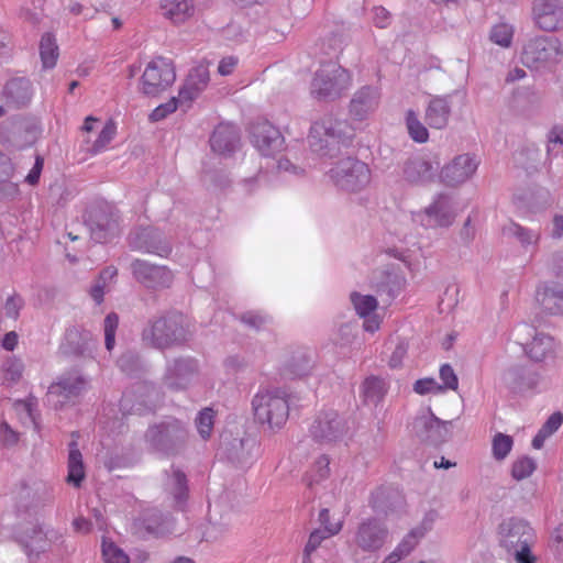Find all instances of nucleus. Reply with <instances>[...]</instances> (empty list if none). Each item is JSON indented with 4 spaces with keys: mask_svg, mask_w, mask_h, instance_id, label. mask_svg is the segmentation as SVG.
<instances>
[{
    "mask_svg": "<svg viewBox=\"0 0 563 563\" xmlns=\"http://www.w3.org/2000/svg\"><path fill=\"white\" fill-rule=\"evenodd\" d=\"M347 130L349 125L345 120L338 119L333 114H324L310 128L309 146L321 157H335L341 146L349 143Z\"/></svg>",
    "mask_w": 563,
    "mask_h": 563,
    "instance_id": "obj_1",
    "label": "nucleus"
},
{
    "mask_svg": "<svg viewBox=\"0 0 563 563\" xmlns=\"http://www.w3.org/2000/svg\"><path fill=\"white\" fill-rule=\"evenodd\" d=\"M190 338L187 318L180 312H169L148 323L142 331V341L154 349L165 350L181 345Z\"/></svg>",
    "mask_w": 563,
    "mask_h": 563,
    "instance_id": "obj_2",
    "label": "nucleus"
},
{
    "mask_svg": "<svg viewBox=\"0 0 563 563\" xmlns=\"http://www.w3.org/2000/svg\"><path fill=\"white\" fill-rule=\"evenodd\" d=\"M251 405L255 420L272 431L282 429L288 420V393L284 388L260 387Z\"/></svg>",
    "mask_w": 563,
    "mask_h": 563,
    "instance_id": "obj_3",
    "label": "nucleus"
},
{
    "mask_svg": "<svg viewBox=\"0 0 563 563\" xmlns=\"http://www.w3.org/2000/svg\"><path fill=\"white\" fill-rule=\"evenodd\" d=\"M189 431L187 424L176 418H167L147 428L144 440L147 448L163 455H177L181 453L188 442Z\"/></svg>",
    "mask_w": 563,
    "mask_h": 563,
    "instance_id": "obj_4",
    "label": "nucleus"
},
{
    "mask_svg": "<svg viewBox=\"0 0 563 563\" xmlns=\"http://www.w3.org/2000/svg\"><path fill=\"white\" fill-rule=\"evenodd\" d=\"M498 542L517 563H534L531 544L534 541L533 529L520 518L504 519L497 530Z\"/></svg>",
    "mask_w": 563,
    "mask_h": 563,
    "instance_id": "obj_5",
    "label": "nucleus"
},
{
    "mask_svg": "<svg viewBox=\"0 0 563 563\" xmlns=\"http://www.w3.org/2000/svg\"><path fill=\"white\" fill-rule=\"evenodd\" d=\"M62 538L63 536L57 530L46 527L37 519L20 523L14 532V540L31 561L37 560Z\"/></svg>",
    "mask_w": 563,
    "mask_h": 563,
    "instance_id": "obj_6",
    "label": "nucleus"
},
{
    "mask_svg": "<svg viewBox=\"0 0 563 563\" xmlns=\"http://www.w3.org/2000/svg\"><path fill=\"white\" fill-rule=\"evenodd\" d=\"M351 76L336 63H325L314 73L311 81V95L321 101L340 98L350 87Z\"/></svg>",
    "mask_w": 563,
    "mask_h": 563,
    "instance_id": "obj_7",
    "label": "nucleus"
},
{
    "mask_svg": "<svg viewBox=\"0 0 563 563\" xmlns=\"http://www.w3.org/2000/svg\"><path fill=\"white\" fill-rule=\"evenodd\" d=\"M328 175L338 189L346 192H358L371 183L367 164L351 156L335 162Z\"/></svg>",
    "mask_w": 563,
    "mask_h": 563,
    "instance_id": "obj_8",
    "label": "nucleus"
},
{
    "mask_svg": "<svg viewBox=\"0 0 563 563\" xmlns=\"http://www.w3.org/2000/svg\"><path fill=\"white\" fill-rule=\"evenodd\" d=\"M563 45L554 36L539 35L529 38L521 52V60L529 68H545L560 63Z\"/></svg>",
    "mask_w": 563,
    "mask_h": 563,
    "instance_id": "obj_9",
    "label": "nucleus"
},
{
    "mask_svg": "<svg viewBox=\"0 0 563 563\" xmlns=\"http://www.w3.org/2000/svg\"><path fill=\"white\" fill-rule=\"evenodd\" d=\"M85 223L91 238L98 243L111 241L121 231L119 211L109 203L90 207L86 212Z\"/></svg>",
    "mask_w": 563,
    "mask_h": 563,
    "instance_id": "obj_10",
    "label": "nucleus"
},
{
    "mask_svg": "<svg viewBox=\"0 0 563 563\" xmlns=\"http://www.w3.org/2000/svg\"><path fill=\"white\" fill-rule=\"evenodd\" d=\"M175 79L176 73L172 60L158 56L145 67L140 90L147 97H156L168 89Z\"/></svg>",
    "mask_w": 563,
    "mask_h": 563,
    "instance_id": "obj_11",
    "label": "nucleus"
},
{
    "mask_svg": "<svg viewBox=\"0 0 563 563\" xmlns=\"http://www.w3.org/2000/svg\"><path fill=\"white\" fill-rule=\"evenodd\" d=\"M451 421H443L435 417L430 408L420 410L411 422V432L421 442L439 446L450 437Z\"/></svg>",
    "mask_w": 563,
    "mask_h": 563,
    "instance_id": "obj_12",
    "label": "nucleus"
},
{
    "mask_svg": "<svg viewBox=\"0 0 563 563\" xmlns=\"http://www.w3.org/2000/svg\"><path fill=\"white\" fill-rule=\"evenodd\" d=\"M347 430V422L343 417L334 410H325L311 424L310 434L314 441L329 444L343 440Z\"/></svg>",
    "mask_w": 563,
    "mask_h": 563,
    "instance_id": "obj_13",
    "label": "nucleus"
},
{
    "mask_svg": "<svg viewBox=\"0 0 563 563\" xmlns=\"http://www.w3.org/2000/svg\"><path fill=\"white\" fill-rule=\"evenodd\" d=\"M87 379L77 373H67L48 387L47 400L55 408L63 407L68 402H75L87 389Z\"/></svg>",
    "mask_w": 563,
    "mask_h": 563,
    "instance_id": "obj_14",
    "label": "nucleus"
},
{
    "mask_svg": "<svg viewBox=\"0 0 563 563\" xmlns=\"http://www.w3.org/2000/svg\"><path fill=\"white\" fill-rule=\"evenodd\" d=\"M503 383L514 394L537 391L543 383L541 372L529 365H512L503 374Z\"/></svg>",
    "mask_w": 563,
    "mask_h": 563,
    "instance_id": "obj_15",
    "label": "nucleus"
},
{
    "mask_svg": "<svg viewBox=\"0 0 563 563\" xmlns=\"http://www.w3.org/2000/svg\"><path fill=\"white\" fill-rule=\"evenodd\" d=\"M197 374L198 364L195 358L177 357L167 363L163 385L173 391L184 390Z\"/></svg>",
    "mask_w": 563,
    "mask_h": 563,
    "instance_id": "obj_16",
    "label": "nucleus"
},
{
    "mask_svg": "<svg viewBox=\"0 0 563 563\" xmlns=\"http://www.w3.org/2000/svg\"><path fill=\"white\" fill-rule=\"evenodd\" d=\"M388 536L389 531L384 522L369 518L358 525L354 543L363 552L374 553L384 547Z\"/></svg>",
    "mask_w": 563,
    "mask_h": 563,
    "instance_id": "obj_17",
    "label": "nucleus"
},
{
    "mask_svg": "<svg viewBox=\"0 0 563 563\" xmlns=\"http://www.w3.org/2000/svg\"><path fill=\"white\" fill-rule=\"evenodd\" d=\"M418 217L427 228H448L456 217L453 200L441 194Z\"/></svg>",
    "mask_w": 563,
    "mask_h": 563,
    "instance_id": "obj_18",
    "label": "nucleus"
},
{
    "mask_svg": "<svg viewBox=\"0 0 563 563\" xmlns=\"http://www.w3.org/2000/svg\"><path fill=\"white\" fill-rule=\"evenodd\" d=\"M132 250L167 256L172 247L162 239V233L154 228H136L128 236Z\"/></svg>",
    "mask_w": 563,
    "mask_h": 563,
    "instance_id": "obj_19",
    "label": "nucleus"
},
{
    "mask_svg": "<svg viewBox=\"0 0 563 563\" xmlns=\"http://www.w3.org/2000/svg\"><path fill=\"white\" fill-rule=\"evenodd\" d=\"M251 142L264 155L271 156L279 152L284 137L279 130L267 121H257L250 128Z\"/></svg>",
    "mask_w": 563,
    "mask_h": 563,
    "instance_id": "obj_20",
    "label": "nucleus"
},
{
    "mask_svg": "<svg viewBox=\"0 0 563 563\" xmlns=\"http://www.w3.org/2000/svg\"><path fill=\"white\" fill-rule=\"evenodd\" d=\"M134 278L147 288L168 287L173 275L165 266L151 264L143 260H135L131 264Z\"/></svg>",
    "mask_w": 563,
    "mask_h": 563,
    "instance_id": "obj_21",
    "label": "nucleus"
},
{
    "mask_svg": "<svg viewBox=\"0 0 563 563\" xmlns=\"http://www.w3.org/2000/svg\"><path fill=\"white\" fill-rule=\"evenodd\" d=\"M256 441L253 438L223 435L220 443L221 455L231 463L244 466L252 462Z\"/></svg>",
    "mask_w": 563,
    "mask_h": 563,
    "instance_id": "obj_22",
    "label": "nucleus"
},
{
    "mask_svg": "<svg viewBox=\"0 0 563 563\" xmlns=\"http://www.w3.org/2000/svg\"><path fill=\"white\" fill-rule=\"evenodd\" d=\"M533 15L537 25L544 31L553 32L563 27L562 0H536Z\"/></svg>",
    "mask_w": 563,
    "mask_h": 563,
    "instance_id": "obj_23",
    "label": "nucleus"
},
{
    "mask_svg": "<svg viewBox=\"0 0 563 563\" xmlns=\"http://www.w3.org/2000/svg\"><path fill=\"white\" fill-rule=\"evenodd\" d=\"M477 166L475 157L462 154L443 167L441 178L448 186H456L466 181L475 173Z\"/></svg>",
    "mask_w": 563,
    "mask_h": 563,
    "instance_id": "obj_24",
    "label": "nucleus"
},
{
    "mask_svg": "<svg viewBox=\"0 0 563 563\" xmlns=\"http://www.w3.org/2000/svg\"><path fill=\"white\" fill-rule=\"evenodd\" d=\"M210 146L214 153L230 156L240 147L239 129L230 123L219 124L210 136Z\"/></svg>",
    "mask_w": 563,
    "mask_h": 563,
    "instance_id": "obj_25",
    "label": "nucleus"
},
{
    "mask_svg": "<svg viewBox=\"0 0 563 563\" xmlns=\"http://www.w3.org/2000/svg\"><path fill=\"white\" fill-rule=\"evenodd\" d=\"M379 99L380 92L376 87L364 86L353 95L350 113L357 120H364L378 108Z\"/></svg>",
    "mask_w": 563,
    "mask_h": 563,
    "instance_id": "obj_26",
    "label": "nucleus"
},
{
    "mask_svg": "<svg viewBox=\"0 0 563 563\" xmlns=\"http://www.w3.org/2000/svg\"><path fill=\"white\" fill-rule=\"evenodd\" d=\"M209 80V69L206 65L200 64L194 67L179 90L180 104H189L194 101L207 88Z\"/></svg>",
    "mask_w": 563,
    "mask_h": 563,
    "instance_id": "obj_27",
    "label": "nucleus"
},
{
    "mask_svg": "<svg viewBox=\"0 0 563 563\" xmlns=\"http://www.w3.org/2000/svg\"><path fill=\"white\" fill-rule=\"evenodd\" d=\"M451 95L432 96L428 102L424 119L432 129H444L451 115Z\"/></svg>",
    "mask_w": 563,
    "mask_h": 563,
    "instance_id": "obj_28",
    "label": "nucleus"
},
{
    "mask_svg": "<svg viewBox=\"0 0 563 563\" xmlns=\"http://www.w3.org/2000/svg\"><path fill=\"white\" fill-rule=\"evenodd\" d=\"M33 96L32 84L27 78H12L3 89V97L9 106L22 108L29 104Z\"/></svg>",
    "mask_w": 563,
    "mask_h": 563,
    "instance_id": "obj_29",
    "label": "nucleus"
},
{
    "mask_svg": "<svg viewBox=\"0 0 563 563\" xmlns=\"http://www.w3.org/2000/svg\"><path fill=\"white\" fill-rule=\"evenodd\" d=\"M558 345L554 339L545 333H537L527 344L526 353L534 362H544L556 356Z\"/></svg>",
    "mask_w": 563,
    "mask_h": 563,
    "instance_id": "obj_30",
    "label": "nucleus"
},
{
    "mask_svg": "<svg viewBox=\"0 0 563 563\" xmlns=\"http://www.w3.org/2000/svg\"><path fill=\"white\" fill-rule=\"evenodd\" d=\"M434 176L432 164L422 157H412L404 165V177L411 184H422L431 180Z\"/></svg>",
    "mask_w": 563,
    "mask_h": 563,
    "instance_id": "obj_31",
    "label": "nucleus"
},
{
    "mask_svg": "<svg viewBox=\"0 0 563 563\" xmlns=\"http://www.w3.org/2000/svg\"><path fill=\"white\" fill-rule=\"evenodd\" d=\"M163 15L175 24L184 23L195 13L192 0H162Z\"/></svg>",
    "mask_w": 563,
    "mask_h": 563,
    "instance_id": "obj_32",
    "label": "nucleus"
},
{
    "mask_svg": "<svg viewBox=\"0 0 563 563\" xmlns=\"http://www.w3.org/2000/svg\"><path fill=\"white\" fill-rule=\"evenodd\" d=\"M536 298L544 311L551 314H563L562 287L555 285L539 288Z\"/></svg>",
    "mask_w": 563,
    "mask_h": 563,
    "instance_id": "obj_33",
    "label": "nucleus"
},
{
    "mask_svg": "<svg viewBox=\"0 0 563 563\" xmlns=\"http://www.w3.org/2000/svg\"><path fill=\"white\" fill-rule=\"evenodd\" d=\"M165 489L173 495L177 504H183L188 496V481L186 474L178 467L172 465L169 470L165 471Z\"/></svg>",
    "mask_w": 563,
    "mask_h": 563,
    "instance_id": "obj_34",
    "label": "nucleus"
},
{
    "mask_svg": "<svg viewBox=\"0 0 563 563\" xmlns=\"http://www.w3.org/2000/svg\"><path fill=\"white\" fill-rule=\"evenodd\" d=\"M311 366L310 355L305 351H297L285 361L282 375L289 379L299 378L306 376L310 372Z\"/></svg>",
    "mask_w": 563,
    "mask_h": 563,
    "instance_id": "obj_35",
    "label": "nucleus"
},
{
    "mask_svg": "<svg viewBox=\"0 0 563 563\" xmlns=\"http://www.w3.org/2000/svg\"><path fill=\"white\" fill-rule=\"evenodd\" d=\"M437 514L434 511L429 512L422 521L421 527L412 529L396 547L398 552L406 558L416 548L419 540L424 533L431 529L433 521L435 520Z\"/></svg>",
    "mask_w": 563,
    "mask_h": 563,
    "instance_id": "obj_36",
    "label": "nucleus"
},
{
    "mask_svg": "<svg viewBox=\"0 0 563 563\" xmlns=\"http://www.w3.org/2000/svg\"><path fill=\"white\" fill-rule=\"evenodd\" d=\"M69 453H68V475L67 482L73 484L76 487H79L81 482L85 478V467L82 462V454L78 449V443L76 441H71L69 443Z\"/></svg>",
    "mask_w": 563,
    "mask_h": 563,
    "instance_id": "obj_37",
    "label": "nucleus"
},
{
    "mask_svg": "<svg viewBox=\"0 0 563 563\" xmlns=\"http://www.w3.org/2000/svg\"><path fill=\"white\" fill-rule=\"evenodd\" d=\"M14 175V167L11 159L0 152V197H13L18 192V184L12 181Z\"/></svg>",
    "mask_w": 563,
    "mask_h": 563,
    "instance_id": "obj_38",
    "label": "nucleus"
},
{
    "mask_svg": "<svg viewBox=\"0 0 563 563\" xmlns=\"http://www.w3.org/2000/svg\"><path fill=\"white\" fill-rule=\"evenodd\" d=\"M91 334L88 331L80 330L78 327H71L66 330L65 345L67 352L81 355L88 349Z\"/></svg>",
    "mask_w": 563,
    "mask_h": 563,
    "instance_id": "obj_39",
    "label": "nucleus"
},
{
    "mask_svg": "<svg viewBox=\"0 0 563 563\" xmlns=\"http://www.w3.org/2000/svg\"><path fill=\"white\" fill-rule=\"evenodd\" d=\"M508 238L515 239L522 247L536 245L540 239V233L536 230L525 228L518 223L510 222L503 230Z\"/></svg>",
    "mask_w": 563,
    "mask_h": 563,
    "instance_id": "obj_40",
    "label": "nucleus"
},
{
    "mask_svg": "<svg viewBox=\"0 0 563 563\" xmlns=\"http://www.w3.org/2000/svg\"><path fill=\"white\" fill-rule=\"evenodd\" d=\"M362 389L365 401L377 405L384 399L388 386L383 378L369 376L364 380Z\"/></svg>",
    "mask_w": 563,
    "mask_h": 563,
    "instance_id": "obj_41",
    "label": "nucleus"
},
{
    "mask_svg": "<svg viewBox=\"0 0 563 563\" xmlns=\"http://www.w3.org/2000/svg\"><path fill=\"white\" fill-rule=\"evenodd\" d=\"M58 55V46L55 37L51 33H45L40 42V56L43 68L51 69L55 67Z\"/></svg>",
    "mask_w": 563,
    "mask_h": 563,
    "instance_id": "obj_42",
    "label": "nucleus"
},
{
    "mask_svg": "<svg viewBox=\"0 0 563 563\" xmlns=\"http://www.w3.org/2000/svg\"><path fill=\"white\" fill-rule=\"evenodd\" d=\"M1 372L2 383L8 386H11L16 384L22 378L24 372V364L22 360L15 356H9L2 363Z\"/></svg>",
    "mask_w": 563,
    "mask_h": 563,
    "instance_id": "obj_43",
    "label": "nucleus"
},
{
    "mask_svg": "<svg viewBox=\"0 0 563 563\" xmlns=\"http://www.w3.org/2000/svg\"><path fill=\"white\" fill-rule=\"evenodd\" d=\"M101 554L103 563H131V559L124 550L111 540H102Z\"/></svg>",
    "mask_w": 563,
    "mask_h": 563,
    "instance_id": "obj_44",
    "label": "nucleus"
},
{
    "mask_svg": "<svg viewBox=\"0 0 563 563\" xmlns=\"http://www.w3.org/2000/svg\"><path fill=\"white\" fill-rule=\"evenodd\" d=\"M119 368L129 376H135L143 371L141 356L134 351L124 352L118 360Z\"/></svg>",
    "mask_w": 563,
    "mask_h": 563,
    "instance_id": "obj_45",
    "label": "nucleus"
},
{
    "mask_svg": "<svg viewBox=\"0 0 563 563\" xmlns=\"http://www.w3.org/2000/svg\"><path fill=\"white\" fill-rule=\"evenodd\" d=\"M214 418L216 411L210 407H206L198 412L195 419V423L199 435L203 440H208L211 437Z\"/></svg>",
    "mask_w": 563,
    "mask_h": 563,
    "instance_id": "obj_46",
    "label": "nucleus"
},
{
    "mask_svg": "<svg viewBox=\"0 0 563 563\" xmlns=\"http://www.w3.org/2000/svg\"><path fill=\"white\" fill-rule=\"evenodd\" d=\"M350 297L356 313L362 318L368 317L377 308L378 303L374 296L352 292Z\"/></svg>",
    "mask_w": 563,
    "mask_h": 563,
    "instance_id": "obj_47",
    "label": "nucleus"
},
{
    "mask_svg": "<svg viewBox=\"0 0 563 563\" xmlns=\"http://www.w3.org/2000/svg\"><path fill=\"white\" fill-rule=\"evenodd\" d=\"M406 124L408 133L413 141L418 143H424L428 141L429 132L412 110L407 112Z\"/></svg>",
    "mask_w": 563,
    "mask_h": 563,
    "instance_id": "obj_48",
    "label": "nucleus"
},
{
    "mask_svg": "<svg viewBox=\"0 0 563 563\" xmlns=\"http://www.w3.org/2000/svg\"><path fill=\"white\" fill-rule=\"evenodd\" d=\"M514 445V440L510 435L497 433L493 438L492 451L493 456L497 461H503L510 453Z\"/></svg>",
    "mask_w": 563,
    "mask_h": 563,
    "instance_id": "obj_49",
    "label": "nucleus"
},
{
    "mask_svg": "<svg viewBox=\"0 0 563 563\" xmlns=\"http://www.w3.org/2000/svg\"><path fill=\"white\" fill-rule=\"evenodd\" d=\"M547 156L551 161L552 157L559 155L560 151L563 150V124L554 125L547 135Z\"/></svg>",
    "mask_w": 563,
    "mask_h": 563,
    "instance_id": "obj_50",
    "label": "nucleus"
},
{
    "mask_svg": "<svg viewBox=\"0 0 563 563\" xmlns=\"http://www.w3.org/2000/svg\"><path fill=\"white\" fill-rule=\"evenodd\" d=\"M514 36V27L508 23H499L492 27L490 40L503 47H509Z\"/></svg>",
    "mask_w": 563,
    "mask_h": 563,
    "instance_id": "obj_51",
    "label": "nucleus"
},
{
    "mask_svg": "<svg viewBox=\"0 0 563 563\" xmlns=\"http://www.w3.org/2000/svg\"><path fill=\"white\" fill-rule=\"evenodd\" d=\"M518 161L523 164L526 169H536L540 163L541 152L536 144H528L517 153Z\"/></svg>",
    "mask_w": 563,
    "mask_h": 563,
    "instance_id": "obj_52",
    "label": "nucleus"
},
{
    "mask_svg": "<svg viewBox=\"0 0 563 563\" xmlns=\"http://www.w3.org/2000/svg\"><path fill=\"white\" fill-rule=\"evenodd\" d=\"M537 464L533 459L529 456H522L516 460L511 467V476L521 481L529 477L536 470Z\"/></svg>",
    "mask_w": 563,
    "mask_h": 563,
    "instance_id": "obj_53",
    "label": "nucleus"
},
{
    "mask_svg": "<svg viewBox=\"0 0 563 563\" xmlns=\"http://www.w3.org/2000/svg\"><path fill=\"white\" fill-rule=\"evenodd\" d=\"M119 325V317L114 312H110L104 318V344L108 351H112L115 344V332Z\"/></svg>",
    "mask_w": 563,
    "mask_h": 563,
    "instance_id": "obj_54",
    "label": "nucleus"
},
{
    "mask_svg": "<svg viewBox=\"0 0 563 563\" xmlns=\"http://www.w3.org/2000/svg\"><path fill=\"white\" fill-rule=\"evenodd\" d=\"M115 135V124L112 121L106 123L97 140L95 141L91 152L98 154L106 150L108 144L113 140Z\"/></svg>",
    "mask_w": 563,
    "mask_h": 563,
    "instance_id": "obj_55",
    "label": "nucleus"
},
{
    "mask_svg": "<svg viewBox=\"0 0 563 563\" xmlns=\"http://www.w3.org/2000/svg\"><path fill=\"white\" fill-rule=\"evenodd\" d=\"M325 538H328V536L321 530H314L310 533L303 550L302 563H312L311 554L318 549Z\"/></svg>",
    "mask_w": 563,
    "mask_h": 563,
    "instance_id": "obj_56",
    "label": "nucleus"
},
{
    "mask_svg": "<svg viewBox=\"0 0 563 563\" xmlns=\"http://www.w3.org/2000/svg\"><path fill=\"white\" fill-rule=\"evenodd\" d=\"M25 305L24 299L21 295L14 292L9 296L4 302V314L7 318L16 320L20 316V311Z\"/></svg>",
    "mask_w": 563,
    "mask_h": 563,
    "instance_id": "obj_57",
    "label": "nucleus"
},
{
    "mask_svg": "<svg viewBox=\"0 0 563 563\" xmlns=\"http://www.w3.org/2000/svg\"><path fill=\"white\" fill-rule=\"evenodd\" d=\"M178 103H180L179 97L178 98L173 97L166 103H163V104H159L158 107H156L151 112V114L148 117L150 120L152 122H158V121L165 119L168 114L173 113L177 109Z\"/></svg>",
    "mask_w": 563,
    "mask_h": 563,
    "instance_id": "obj_58",
    "label": "nucleus"
},
{
    "mask_svg": "<svg viewBox=\"0 0 563 563\" xmlns=\"http://www.w3.org/2000/svg\"><path fill=\"white\" fill-rule=\"evenodd\" d=\"M240 320L251 329L261 330L268 321V317L257 311H246L241 314Z\"/></svg>",
    "mask_w": 563,
    "mask_h": 563,
    "instance_id": "obj_59",
    "label": "nucleus"
},
{
    "mask_svg": "<svg viewBox=\"0 0 563 563\" xmlns=\"http://www.w3.org/2000/svg\"><path fill=\"white\" fill-rule=\"evenodd\" d=\"M413 390L419 395H426L442 391L443 387L434 378H421L413 384Z\"/></svg>",
    "mask_w": 563,
    "mask_h": 563,
    "instance_id": "obj_60",
    "label": "nucleus"
},
{
    "mask_svg": "<svg viewBox=\"0 0 563 563\" xmlns=\"http://www.w3.org/2000/svg\"><path fill=\"white\" fill-rule=\"evenodd\" d=\"M440 378L443 383V389H452L455 390L459 385L457 377L453 371V368L449 364H444L440 368Z\"/></svg>",
    "mask_w": 563,
    "mask_h": 563,
    "instance_id": "obj_61",
    "label": "nucleus"
},
{
    "mask_svg": "<svg viewBox=\"0 0 563 563\" xmlns=\"http://www.w3.org/2000/svg\"><path fill=\"white\" fill-rule=\"evenodd\" d=\"M388 496V490L383 487L376 488L369 497V506L376 511H386L385 500Z\"/></svg>",
    "mask_w": 563,
    "mask_h": 563,
    "instance_id": "obj_62",
    "label": "nucleus"
},
{
    "mask_svg": "<svg viewBox=\"0 0 563 563\" xmlns=\"http://www.w3.org/2000/svg\"><path fill=\"white\" fill-rule=\"evenodd\" d=\"M562 423H563V413L558 411V412L552 413L547 419V421L541 427V430L544 433L552 435L562 426Z\"/></svg>",
    "mask_w": 563,
    "mask_h": 563,
    "instance_id": "obj_63",
    "label": "nucleus"
},
{
    "mask_svg": "<svg viewBox=\"0 0 563 563\" xmlns=\"http://www.w3.org/2000/svg\"><path fill=\"white\" fill-rule=\"evenodd\" d=\"M373 21L378 27H386L390 22V13L384 7L373 9Z\"/></svg>",
    "mask_w": 563,
    "mask_h": 563,
    "instance_id": "obj_64",
    "label": "nucleus"
}]
</instances>
